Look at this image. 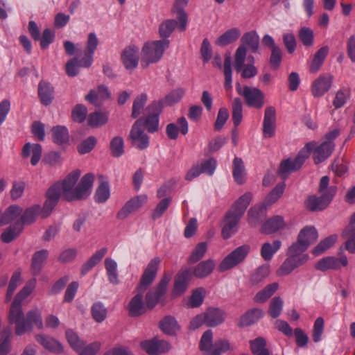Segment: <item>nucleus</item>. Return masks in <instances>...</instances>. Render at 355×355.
Returning <instances> with one entry per match:
<instances>
[{
    "instance_id": "nucleus-15",
    "label": "nucleus",
    "mask_w": 355,
    "mask_h": 355,
    "mask_svg": "<svg viewBox=\"0 0 355 355\" xmlns=\"http://www.w3.org/2000/svg\"><path fill=\"white\" fill-rule=\"evenodd\" d=\"M276 111L274 107H266L263 122V136L271 138L275 134Z\"/></svg>"
},
{
    "instance_id": "nucleus-32",
    "label": "nucleus",
    "mask_w": 355,
    "mask_h": 355,
    "mask_svg": "<svg viewBox=\"0 0 355 355\" xmlns=\"http://www.w3.org/2000/svg\"><path fill=\"white\" fill-rule=\"evenodd\" d=\"M264 315V311L258 308L252 309L243 315L240 318L239 323V327H248L257 322Z\"/></svg>"
},
{
    "instance_id": "nucleus-10",
    "label": "nucleus",
    "mask_w": 355,
    "mask_h": 355,
    "mask_svg": "<svg viewBox=\"0 0 355 355\" xmlns=\"http://www.w3.org/2000/svg\"><path fill=\"white\" fill-rule=\"evenodd\" d=\"M249 252L248 245H240L226 256L218 267L220 272L230 270L244 261Z\"/></svg>"
},
{
    "instance_id": "nucleus-57",
    "label": "nucleus",
    "mask_w": 355,
    "mask_h": 355,
    "mask_svg": "<svg viewBox=\"0 0 355 355\" xmlns=\"http://www.w3.org/2000/svg\"><path fill=\"white\" fill-rule=\"evenodd\" d=\"M223 73L225 76L224 87L226 89H230L232 88V60L230 56L225 58Z\"/></svg>"
},
{
    "instance_id": "nucleus-7",
    "label": "nucleus",
    "mask_w": 355,
    "mask_h": 355,
    "mask_svg": "<svg viewBox=\"0 0 355 355\" xmlns=\"http://www.w3.org/2000/svg\"><path fill=\"white\" fill-rule=\"evenodd\" d=\"M313 147V143H307L295 159L288 158L282 161L279 166L278 175L283 180H286L292 172L300 169L305 160L309 157Z\"/></svg>"
},
{
    "instance_id": "nucleus-28",
    "label": "nucleus",
    "mask_w": 355,
    "mask_h": 355,
    "mask_svg": "<svg viewBox=\"0 0 355 355\" xmlns=\"http://www.w3.org/2000/svg\"><path fill=\"white\" fill-rule=\"evenodd\" d=\"M241 36V31L234 27L226 31L215 41V44L219 46H225L238 40Z\"/></svg>"
},
{
    "instance_id": "nucleus-52",
    "label": "nucleus",
    "mask_w": 355,
    "mask_h": 355,
    "mask_svg": "<svg viewBox=\"0 0 355 355\" xmlns=\"http://www.w3.org/2000/svg\"><path fill=\"white\" fill-rule=\"evenodd\" d=\"M108 121L107 114L101 112H94L88 116L87 123L91 127H98L105 124Z\"/></svg>"
},
{
    "instance_id": "nucleus-34",
    "label": "nucleus",
    "mask_w": 355,
    "mask_h": 355,
    "mask_svg": "<svg viewBox=\"0 0 355 355\" xmlns=\"http://www.w3.org/2000/svg\"><path fill=\"white\" fill-rule=\"evenodd\" d=\"M285 226L283 217L275 216L266 220L261 226V232L269 234L282 229Z\"/></svg>"
},
{
    "instance_id": "nucleus-63",
    "label": "nucleus",
    "mask_w": 355,
    "mask_h": 355,
    "mask_svg": "<svg viewBox=\"0 0 355 355\" xmlns=\"http://www.w3.org/2000/svg\"><path fill=\"white\" fill-rule=\"evenodd\" d=\"M207 250V245H196L188 257L187 263L193 264L200 261Z\"/></svg>"
},
{
    "instance_id": "nucleus-26",
    "label": "nucleus",
    "mask_w": 355,
    "mask_h": 355,
    "mask_svg": "<svg viewBox=\"0 0 355 355\" xmlns=\"http://www.w3.org/2000/svg\"><path fill=\"white\" fill-rule=\"evenodd\" d=\"M141 59V63L144 67H147L155 62V41L147 42L144 44Z\"/></svg>"
},
{
    "instance_id": "nucleus-58",
    "label": "nucleus",
    "mask_w": 355,
    "mask_h": 355,
    "mask_svg": "<svg viewBox=\"0 0 355 355\" xmlns=\"http://www.w3.org/2000/svg\"><path fill=\"white\" fill-rule=\"evenodd\" d=\"M282 58V51L279 46L271 49V54L269 59L271 69L275 71L278 69L281 65Z\"/></svg>"
},
{
    "instance_id": "nucleus-21",
    "label": "nucleus",
    "mask_w": 355,
    "mask_h": 355,
    "mask_svg": "<svg viewBox=\"0 0 355 355\" xmlns=\"http://www.w3.org/2000/svg\"><path fill=\"white\" fill-rule=\"evenodd\" d=\"M265 203L251 207L248 212V222L252 227L257 226L266 216Z\"/></svg>"
},
{
    "instance_id": "nucleus-64",
    "label": "nucleus",
    "mask_w": 355,
    "mask_h": 355,
    "mask_svg": "<svg viewBox=\"0 0 355 355\" xmlns=\"http://www.w3.org/2000/svg\"><path fill=\"white\" fill-rule=\"evenodd\" d=\"M349 97V90L346 88L339 89L336 94L334 100L333 101V105L335 108L342 107L346 103L347 98Z\"/></svg>"
},
{
    "instance_id": "nucleus-41",
    "label": "nucleus",
    "mask_w": 355,
    "mask_h": 355,
    "mask_svg": "<svg viewBox=\"0 0 355 355\" xmlns=\"http://www.w3.org/2000/svg\"><path fill=\"white\" fill-rule=\"evenodd\" d=\"M53 141L58 145L67 144L69 139V131L65 126L57 125L52 128Z\"/></svg>"
},
{
    "instance_id": "nucleus-37",
    "label": "nucleus",
    "mask_w": 355,
    "mask_h": 355,
    "mask_svg": "<svg viewBox=\"0 0 355 355\" xmlns=\"http://www.w3.org/2000/svg\"><path fill=\"white\" fill-rule=\"evenodd\" d=\"M22 213V209L18 205H10L0 218V226L7 225L15 220Z\"/></svg>"
},
{
    "instance_id": "nucleus-4",
    "label": "nucleus",
    "mask_w": 355,
    "mask_h": 355,
    "mask_svg": "<svg viewBox=\"0 0 355 355\" xmlns=\"http://www.w3.org/2000/svg\"><path fill=\"white\" fill-rule=\"evenodd\" d=\"M252 198V193L246 192L241 196L226 212L223 219L221 235L227 239L235 234L239 228V223L245 214Z\"/></svg>"
},
{
    "instance_id": "nucleus-30",
    "label": "nucleus",
    "mask_w": 355,
    "mask_h": 355,
    "mask_svg": "<svg viewBox=\"0 0 355 355\" xmlns=\"http://www.w3.org/2000/svg\"><path fill=\"white\" fill-rule=\"evenodd\" d=\"M307 248L308 245H290L287 250V256L302 266L309 259V255L306 253Z\"/></svg>"
},
{
    "instance_id": "nucleus-2",
    "label": "nucleus",
    "mask_w": 355,
    "mask_h": 355,
    "mask_svg": "<svg viewBox=\"0 0 355 355\" xmlns=\"http://www.w3.org/2000/svg\"><path fill=\"white\" fill-rule=\"evenodd\" d=\"M36 282L35 277L28 280L11 304L8 320L10 324H15L17 336H22L26 332L31 331L34 326L39 329L43 327L42 315L37 309L28 311L24 315L21 306V302L33 292Z\"/></svg>"
},
{
    "instance_id": "nucleus-45",
    "label": "nucleus",
    "mask_w": 355,
    "mask_h": 355,
    "mask_svg": "<svg viewBox=\"0 0 355 355\" xmlns=\"http://www.w3.org/2000/svg\"><path fill=\"white\" fill-rule=\"evenodd\" d=\"M170 274H164L157 286V304H164V295L167 291V286L171 280Z\"/></svg>"
},
{
    "instance_id": "nucleus-43",
    "label": "nucleus",
    "mask_w": 355,
    "mask_h": 355,
    "mask_svg": "<svg viewBox=\"0 0 355 355\" xmlns=\"http://www.w3.org/2000/svg\"><path fill=\"white\" fill-rule=\"evenodd\" d=\"M245 166L243 160L236 157L233 161V177L235 181L242 184L245 182Z\"/></svg>"
},
{
    "instance_id": "nucleus-44",
    "label": "nucleus",
    "mask_w": 355,
    "mask_h": 355,
    "mask_svg": "<svg viewBox=\"0 0 355 355\" xmlns=\"http://www.w3.org/2000/svg\"><path fill=\"white\" fill-rule=\"evenodd\" d=\"M178 26L175 19H166L162 22L159 26V35L161 38H167L172 35Z\"/></svg>"
},
{
    "instance_id": "nucleus-47",
    "label": "nucleus",
    "mask_w": 355,
    "mask_h": 355,
    "mask_svg": "<svg viewBox=\"0 0 355 355\" xmlns=\"http://www.w3.org/2000/svg\"><path fill=\"white\" fill-rule=\"evenodd\" d=\"M341 236L345 239V244H355V213L352 216L349 224L343 231Z\"/></svg>"
},
{
    "instance_id": "nucleus-13",
    "label": "nucleus",
    "mask_w": 355,
    "mask_h": 355,
    "mask_svg": "<svg viewBox=\"0 0 355 355\" xmlns=\"http://www.w3.org/2000/svg\"><path fill=\"white\" fill-rule=\"evenodd\" d=\"M334 80L330 73L320 74L311 84V91L315 98L322 96L331 87Z\"/></svg>"
},
{
    "instance_id": "nucleus-59",
    "label": "nucleus",
    "mask_w": 355,
    "mask_h": 355,
    "mask_svg": "<svg viewBox=\"0 0 355 355\" xmlns=\"http://www.w3.org/2000/svg\"><path fill=\"white\" fill-rule=\"evenodd\" d=\"M205 294V290L202 287L193 291L189 301V306L191 308L200 306L203 302Z\"/></svg>"
},
{
    "instance_id": "nucleus-39",
    "label": "nucleus",
    "mask_w": 355,
    "mask_h": 355,
    "mask_svg": "<svg viewBox=\"0 0 355 355\" xmlns=\"http://www.w3.org/2000/svg\"><path fill=\"white\" fill-rule=\"evenodd\" d=\"M12 330L10 327H4L0 338V355L8 354L11 349Z\"/></svg>"
},
{
    "instance_id": "nucleus-9",
    "label": "nucleus",
    "mask_w": 355,
    "mask_h": 355,
    "mask_svg": "<svg viewBox=\"0 0 355 355\" xmlns=\"http://www.w3.org/2000/svg\"><path fill=\"white\" fill-rule=\"evenodd\" d=\"M237 93L244 98L246 105L250 107L261 109L264 105V94L257 87L244 86L241 87L236 84Z\"/></svg>"
},
{
    "instance_id": "nucleus-46",
    "label": "nucleus",
    "mask_w": 355,
    "mask_h": 355,
    "mask_svg": "<svg viewBox=\"0 0 355 355\" xmlns=\"http://www.w3.org/2000/svg\"><path fill=\"white\" fill-rule=\"evenodd\" d=\"M110 196V184L108 182H102L96 189L94 198L96 202L103 203L106 202Z\"/></svg>"
},
{
    "instance_id": "nucleus-40",
    "label": "nucleus",
    "mask_w": 355,
    "mask_h": 355,
    "mask_svg": "<svg viewBox=\"0 0 355 355\" xmlns=\"http://www.w3.org/2000/svg\"><path fill=\"white\" fill-rule=\"evenodd\" d=\"M107 249L105 248L98 250L92 257L83 264L81 268V275H85L90 270H92L105 255Z\"/></svg>"
},
{
    "instance_id": "nucleus-19",
    "label": "nucleus",
    "mask_w": 355,
    "mask_h": 355,
    "mask_svg": "<svg viewBox=\"0 0 355 355\" xmlns=\"http://www.w3.org/2000/svg\"><path fill=\"white\" fill-rule=\"evenodd\" d=\"M206 325L211 327L222 324L225 318V313L218 308H209L205 312Z\"/></svg>"
},
{
    "instance_id": "nucleus-53",
    "label": "nucleus",
    "mask_w": 355,
    "mask_h": 355,
    "mask_svg": "<svg viewBox=\"0 0 355 355\" xmlns=\"http://www.w3.org/2000/svg\"><path fill=\"white\" fill-rule=\"evenodd\" d=\"M105 266L110 283L116 284L118 283L117 264L112 259L107 258L105 260Z\"/></svg>"
},
{
    "instance_id": "nucleus-48",
    "label": "nucleus",
    "mask_w": 355,
    "mask_h": 355,
    "mask_svg": "<svg viewBox=\"0 0 355 355\" xmlns=\"http://www.w3.org/2000/svg\"><path fill=\"white\" fill-rule=\"evenodd\" d=\"M300 266L301 265L295 261V259H292L291 257H288L277 270L276 273L278 276H286Z\"/></svg>"
},
{
    "instance_id": "nucleus-50",
    "label": "nucleus",
    "mask_w": 355,
    "mask_h": 355,
    "mask_svg": "<svg viewBox=\"0 0 355 355\" xmlns=\"http://www.w3.org/2000/svg\"><path fill=\"white\" fill-rule=\"evenodd\" d=\"M232 121L236 128L243 119V105L239 98H235L232 101Z\"/></svg>"
},
{
    "instance_id": "nucleus-55",
    "label": "nucleus",
    "mask_w": 355,
    "mask_h": 355,
    "mask_svg": "<svg viewBox=\"0 0 355 355\" xmlns=\"http://www.w3.org/2000/svg\"><path fill=\"white\" fill-rule=\"evenodd\" d=\"M101 344L98 341H95L89 345H86L85 342L80 346L78 351L76 352L78 355H96L101 349Z\"/></svg>"
},
{
    "instance_id": "nucleus-29",
    "label": "nucleus",
    "mask_w": 355,
    "mask_h": 355,
    "mask_svg": "<svg viewBox=\"0 0 355 355\" xmlns=\"http://www.w3.org/2000/svg\"><path fill=\"white\" fill-rule=\"evenodd\" d=\"M36 340L52 353L58 354L63 351V347L60 343L46 335L39 334L36 336Z\"/></svg>"
},
{
    "instance_id": "nucleus-12",
    "label": "nucleus",
    "mask_w": 355,
    "mask_h": 355,
    "mask_svg": "<svg viewBox=\"0 0 355 355\" xmlns=\"http://www.w3.org/2000/svg\"><path fill=\"white\" fill-rule=\"evenodd\" d=\"M99 41L94 32L87 35L86 50L80 58H78V65L80 67L89 68L94 62V55L98 45Z\"/></svg>"
},
{
    "instance_id": "nucleus-61",
    "label": "nucleus",
    "mask_w": 355,
    "mask_h": 355,
    "mask_svg": "<svg viewBox=\"0 0 355 355\" xmlns=\"http://www.w3.org/2000/svg\"><path fill=\"white\" fill-rule=\"evenodd\" d=\"M124 143L121 137H114L110 142V150L114 157H121L123 152Z\"/></svg>"
},
{
    "instance_id": "nucleus-17",
    "label": "nucleus",
    "mask_w": 355,
    "mask_h": 355,
    "mask_svg": "<svg viewBox=\"0 0 355 355\" xmlns=\"http://www.w3.org/2000/svg\"><path fill=\"white\" fill-rule=\"evenodd\" d=\"M139 59V49L134 45L126 47L121 54L122 62L127 70L136 69Z\"/></svg>"
},
{
    "instance_id": "nucleus-60",
    "label": "nucleus",
    "mask_w": 355,
    "mask_h": 355,
    "mask_svg": "<svg viewBox=\"0 0 355 355\" xmlns=\"http://www.w3.org/2000/svg\"><path fill=\"white\" fill-rule=\"evenodd\" d=\"M148 97L146 94H141L139 96L137 97L132 105V117L134 119L137 118L140 114L141 110H143Z\"/></svg>"
},
{
    "instance_id": "nucleus-33",
    "label": "nucleus",
    "mask_w": 355,
    "mask_h": 355,
    "mask_svg": "<svg viewBox=\"0 0 355 355\" xmlns=\"http://www.w3.org/2000/svg\"><path fill=\"white\" fill-rule=\"evenodd\" d=\"M32 153L31 159V164L35 166L40 161L42 156V146L39 144H31L26 143L22 149V155L24 157H28Z\"/></svg>"
},
{
    "instance_id": "nucleus-36",
    "label": "nucleus",
    "mask_w": 355,
    "mask_h": 355,
    "mask_svg": "<svg viewBox=\"0 0 355 355\" xmlns=\"http://www.w3.org/2000/svg\"><path fill=\"white\" fill-rule=\"evenodd\" d=\"M270 274L269 264H263L258 267L250 276V284L252 286L259 285L263 282Z\"/></svg>"
},
{
    "instance_id": "nucleus-11",
    "label": "nucleus",
    "mask_w": 355,
    "mask_h": 355,
    "mask_svg": "<svg viewBox=\"0 0 355 355\" xmlns=\"http://www.w3.org/2000/svg\"><path fill=\"white\" fill-rule=\"evenodd\" d=\"M246 49L239 46L234 55V67L237 72H241L243 78H251L257 74V69L253 64H245Z\"/></svg>"
},
{
    "instance_id": "nucleus-27",
    "label": "nucleus",
    "mask_w": 355,
    "mask_h": 355,
    "mask_svg": "<svg viewBox=\"0 0 355 355\" xmlns=\"http://www.w3.org/2000/svg\"><path fill=\"white\" fill-rule=\"evenodd\" d=\"M318 238V232L314 226H305L297 236L295 244H311L315 243Z\"/></svg>"
},
{
    "instance_id": "nucleus-24",
    "label": "nucleus",
    "mask_w": 355,
    "mask_h": 355,
    "mask_svg": "<svg viewBox=\"0 0 355 355\" xmlns=\"http://www.w3.org/2000/svg\"><path fill=\"white\" fill-rule=\"evenodd\" d=\"M241 44L239 46H244L252 52L256 53L259 49V36L255 31L245 33L241 39Z\"/></svg>"
},
{
    "instance_id": "nucleus-56",
    "label": "nucleus",
    "mask_w": 355,
    "mask_h": 355,
    "mask_svg": "<svg viewBox=\"0 0 355 355\" xmlns=\"http://www.w3.org/2000/svg\"><path fill=\"white\" fill-rule=\"evenodd\" d=\"M283 304V300L280 297H273L269 304L268 314L272 318L279 317L282 311Z\"/></svg>"
},
{
    "instance_id": "nucleus-1",
    "label": "nucleus",
    "mask_w": 355,
    "mask_h": 355,
    "mask_svg": "<svg viewBox=\"0 0 355 355\" xmlns=\"http://www.w3.org/2000/svg\"><path fill=\"white\" fill-rule=\"evenodd\" d=\"M80 176L79 170L70 173L62 182H57L46 191V200L42 208L40 205H34L26 209L17 223H20L24 229L25 225L33 223L39 214L46 218L58 204L60 196L67 201H73L87 198L91 193L94 176L92 173L85 175L75 187Z\"/></svg>"
},
{
    "instance_id": "nucleus-16",
    "label": "nucleus",
    "mask_w": 355,
    "mask_h": 355,
    "mask_svg": "<svg viewBox=\"0 0 355 355\" xmlns=\"http://www.w3.org/2000/svg\"><path fill=\"white\" fill-rule=\"evenodd\" d=\"M191 279V272L189 269L181 270L176 275L174 282L173 295L180 296L183 294Z\"/></svg>"
},
{
    "instance_id": "nucleus-23",
    "label": "nucleus",
    "mask_w": 355,
    "mask_h": 355,
    "mask_svg": "<svg viewBox=\"0 0 355 355\" xmlns=\"http://www.w3.org/2000/svg\"><path fill=\"white\" fill-rule=\"evenodd\" d=\"M38 96L44 105H49L54 98V89L47 82L40 81L38 85Z\"/></svg>"
},
{
    "instance_id": "nucleus-6",
    "label": "nucleus",
    "mask_w": 355,
    "mask_h": 355,
    "mask_svg": "<svg viewBox=\"0 0 355 355\" xmlns=\"http://www.w3.org/2000/svg\"><path fill=\"white\" fill-rule=\"evenodd\" d=\"M155 277V259H152L141 276L137 286L139 293L135 295L128 304L129 315L138 317L145 312L142 293L151 284Z\"/></svg>"
},
{
    "instance_id": "nucleus-31",
    "label": "nucleus",
    "mask_w": 355,
    "mask_h": 355,
    "mask_svg": "<svg viewBox=\"0 0 355 355\" xmlns=\"http://www.w3.org/2000/svg\"><path fill=\"white\" fill-rule=\"evenodd\" d=\"M216 267L213 259H207L200 262L193 270V275L197 278H205L211 275Z\"/></svg>"
},
{
    "instance_id": "nucleus-5",
    "label": "nucleus",
    "mask_w": 355,
    "mask_h": 355,
    "mask_svg": "<svg viewBox=\"0 0 355 355\" xmlns=\"http://www.w3.org/2000/svg\"><path fill=\"white\" fill-rule=\"evenodd\" d=\"M329 178L325 175L320 181L318 193L320 196L310 195L304 200V205L306 210L315 212L325 209L337 192L336 186H329Z\"/></svg>"
},
{
    "instance_id": "nucleus-14",
    "label": "nucleus",
    "mask_w": 355,
    "mask_h": 355,
    "mask_svg": "<svg viewBox=\"0 0 355 355\" xmlns=\"http://www.w3.org/2000/svg\"><path fill=\"white\" fill-rule=\"evenodd\" d=\"M348 264L347 259L345 256H341L339 258L335 257H326L320 259L315 264V268L320 271L328 270H338L342 266H346Z\"/></svg>"
},
{
    "instance_id": "nucleus-54",
    "label": "nucleus",
    "mask_w": 355,
    "mask_h": 355,
    "mask_svg": "<svg viewBox=\"0 0 355 355\" xmlns=\"http://www.w3.org/2000/svg\"><path fill=\"white\" fill-rule=\"evenodd\" d=\"M21 281V272L20 270H15L9 282L6 295V301L8 302L11 300L12 295L16 290L18 284Z\"/></svg>"
},
{
    "instance_id": "nucleus-62",
    "label": "nucleus",
    "mask_w": 355,
    "mask_h": 355,
    "mask_svg": "<svg viewBox=\"0 0 355 355\" xmlns=\"http://www.w3.org/2000/svg\"><path fill=\"white\" fill-rule=\"evenodd\" d=\"M298 37L302 43L306 46H311L313 43V31L308 27H302L300 29Z\"/></svg>"
},
{
    "instance_id": "nucleus-8",
    "label": "nucleus",
    "mask_w": 355,
    "mask_h": 355,
    "mask_svg": "<svg viewBox=\"0 0 355 355\" xmlns=\"http://www.w3.org/2000/svg\"><path fill=\"white\" fill-rule=\"evenodd\" d=\"M199 347L203 355H221L230 349V344L225 339H220L213 343L212 331L208 329L202 334Z\"/></svg>"
},
{
    "instance_id": "nucleus-3",
    "label": "nucleus",
    "mask_w": 355,
    "mask_h": 355,
    "mask_svg": "<svg viewBox=\"0 0 355 355\" xmlns=\"http://www.w3.org/2000/svg\"><path fill=\"white\" fill-rule=\"evenodd\" d=\"M155 132V105L151 103L144 111V116L133 124L130 137L132 144L137 148L145 149L149 145V138L144 132Z\"/></svg>"
},
{
    "instance_id": "nucleus-35",
    "label": "nucleus",
    "mask_w": 355,
    "mask_h": 355,
    "mask_svg": "<svg viewBox=\"0 0 355 355\" xmlns=\"http://www.w3.org/2000/svg\"><path fill=\"white\" fill-rule=\"evenodd\" d=\"M159 328L166 334L174 335L180 330L175 318L171 315H166L159 323Z\"/></svg>"
},
{
    "instance_id": "nucleus-49",
    "label": "nucleus",
    "mask_w": 355,
    "mask_h": 355,
    "mask_svg": "<svg viewBox=\"0 0 355 355\" xmlns=\"http://www.w3.org/2000/svg\"><path fill=\"white\" fill-rule=\"evenodd\" d=\"M286 184L283 182L279 183L276 187L268 194L265 199V205H271L276 202L282 196Z\"/></svg>"
},
{
    "instance_id": "nucleus-38",
    "label": "nucleus",
    "mask_w": 355,
    "mask_h": 355,
    "mask_svg": "<svg viewBox=\"0 0 355 355\" xmlns=\"http://www.w3.org/2000/svg\"><path fill=\"white\" fill-rule=\"evenodd\" d=\"M278 286L279 285L276 282L267 285L255 295L254 302L261 304L267 301L275 293Z\"/></svg>"
},
{
    "instance_id": "nucleus-25",
    "label": "nucleus",
    "mask_w": 355,
    "mask_h": 355,
    "mask_svg": "<svg viewBox=\"0 0 355 355\" xmlns=\"http://www.w3.org/2000/svg\"><path fill=\"white\" fill-rule=\"evenodd\" d=\"M184 93L185 91L184 89L178 88L170 92L164 98L160 100L158 103H157V117L158 116L159 112H161V110H158L159 107L166 105H172L179 102L182 98ZM157 123L158 120L157 119Z\"/></svg>"
},
{
    "instance_id": "nucleus-42",
    "label": "nucleus",
    "mask_w": 355,
    "mask_h": 355,
    "mask_svg": "<svg viewBox=\"0 0 355 355\" xmlns=\"http://www.w3.org/2000/svg\"><path fill=\"white\" fill-rule=\"evenodd\" d=\"M22 230L21 225L16 222L3 232L1 236L2 241L6 243H10L20 234Z\"/></svg>"
},
{
    "instance_id": "nucleus-20",
    "label": "nucleus",
    "mask_w": 355,
    "mask_h": 355,
    "mask_svg": "<svg viewBox=\"0 0 355 355\" xmlns=\"http://www.w3.org/2000/svg\"><path fill=\"white\" fill-rule=\"evenodd\" d=\"M48 255L49 252L46 250H41L34 253L31 264V272L33 276L37 277L40 274Z\"/></svg>"
},
{
    "instance_id": "nucleus-18",
    "label": "nucleus",
    "mask_w": 355,
    "mask_h": 355,
    "mask_svg": "<svg viewBox=\"0 0 355 355\" xmlns=\"http://www.w3.org/2000/svg\"><path fill=\"white\" fill-rule=\"evenodd\" d=\"M313 143L314 144V147L311 151L314 150L313 158L315 164H320L327 159L331 155L335 148L334 142L323 141L316 148H315V143Z\"/></svg>"
},
{
    "instance_id": "nucleus-51",
    "label": "nucleus",
    "mask_w": 355,
    "mask_h": 355,
    "mask_svg": "<svg viewBox=\"0 0 355 355\" xmlns=\"http://www.w3.org/2000/svg\"><path fill=\"white\" fill-rule=\"evenodd\" d=\"M91 313L96 322L101 323L107 317V309L103 303L98 302L92 306Z\"/></svg>"
},
{
    "instance_id": "nucleus-22",
    "label": "nucleus",
    "mask_w": 355,
    "mask_h": 355,
    "mask_svg": "<svg viewBox=\"0 0 355 355\" xmlns=\"http://www.w3.org/2000/svg\"><path fill=\"white\" fill-rule=\"evenodd\" d=\"M188 0H175L173 7V12L177 14L178 19L180 21L179 30L184 31L187 26L188 16L184 11V8L187 6Z\"/></svg>"
}]
</instances>
